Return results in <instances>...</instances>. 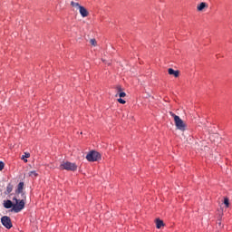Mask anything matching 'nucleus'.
I'll use <instances>...</instances> for the list:
<instances>
[{
  "mask_svg": "<svg viewBox=\"0 0 232 232\" xmlns=\"http://www.w3.org/2000/svg\"><path fill=\"white\" fill-rule=\"evenodd\" d=\"M13 202L10 199L5 200L4 208H5V209H11L12 208V211H14V213H21L26 204V202H24V199H19L18 197H14Z\"/></svg>",
  "mask_w": 232,
  "mask_h": 232,
  "instance_id": "f257e3e1",
  "label": "nucleus"
},
{
  "mask_svg": "<svg viewBox=\"0 0 232 232\" xmlns=\"http://www.w3.org/2000/svg\"><path fill=\"white\" fill-rule=\"evenodd\" d=\"M58 169L61 170L65 169L66 171H77V164L63 160Z\"/></svg>",
  "mask_w": 232,
  "mask_h": 232,
  "instance_id": "f03ea898",
  "label": "nucleus"
},
{
  "mask_svg": "<svg viewBox=\"0 0 232 232\" xmlns=\"http://www.w3.org/2000/svg\"><path fill=\"white\" fill-rule=\"evenodd\" d=\"M170 115L174 119V122L177 130H179L180 131H186V123H184V121H182V119H180L179 116H177L173 112H170Z\"/></svg>",
  "mask_w": 232,
  "mask_h": 232,
  "instance_id": "7ed1b4c3",
  "label": "nucleus"
},
{
  "mask_svg": "<svg viewBox=\"0 0 232 232\" xmlns=\"http://www.w3.org/2000/svg\"><path fill=\"white\" fill-rule=\"evenodd\" d=\"M86 160L89 162H97V160H101V153L92 150L86 155Z\"/></svg>",
  "mask_w": 232,
  "mask_h": 232,
  "instance_id": "20e7f679",
  "label": "nucleus"
},
{
  "mask_svg": "<svg viewBox=\"0 0 232 232\" xmlns=\"http://www.w3.org/2000/svg\"><path fill=\"white\" fill-rule=\"evenodd\" d=\"M24 188V183L20 182L17 186V189L15 190V195H21L22 200H24L26 202V194L23 191Z\"/></svg>",
  "mask_w": 232,
  "mask_h": 232,
  "instance_id": "39448f33",
  "label": "nucleus"
},
{
  "mask_svg": "<svg viewBox=\"0 0 232 232\" xmlns=\"http://www.w3.org/2000/svg\"><path fill=\"white\" fill-rule=\"evenodd\" d=\"M1 223L6 229H12V219L8 216H4L1 218Z\"/></svg>",
  "mask_w": 232,
  "mask_h": 232,
  "instance_id": "423d86ee",
  "label": "nucleus"
},
{
  "mask_svg": "<svg viewBox=\"0 0 232 232\" xmlns=\"http://www.w3.org/2000/svg\"><path fill=\"white\" fill-rule=\"evenodd\" d=\"M79 11L82 15V17H88L89 13L88 10L84 6H79Z\"/></svg>",
  "mask_w": 232,
  "mask_h": 232,
  "instance_id": "0eeeda50",
  "label": "nucleus"
},
{
  "mask_svg": "<svg viewBox=\"0 0 232 232\" xmlns=\"http://www.w3.org/2000/svg\"><path fill=\"white\" fill-rule=\"evenodd\" d=\"M204 8H208V4H206V2H201V3L197 6L198 12H202V10H204Z\"/></svg>",
  "mask_w": 232,
  "mask_h": 232,
  "instance_id": "6e6552de",
  "label": "nucleus"
},
{
  "mask_svg": "<svg viewBox=\"0 0 232 232\" xmlns=\"http://www.w3.org/2000/svg\"><path fill=\"white\" fill-rule=\"evenodd\" d=\"M168 72H169V75H174L175 77H179V75L180 74L179 71H175L172 68H169Z\"/></svg>",
  "mask_w": 232,
  "mask_h": 232,
  "instance_id": "1a4fd4ad",
  "label": "nucleus"
},
{
  "mask_svg": "<svg viewBox=\"0 0 232 232\" xmlns=\"http://www.w3.org/2000/svg\"><path fill=\"white\" fill-rule=\"evenodd\" d=\"M28 175L31 179H37V177H39V174L35 170L29 171Z\"/></svg>",
  "mask_w": 232,
  "mask_h": 232,
  "instance_id": "9d476101",
  "label": "nucleus"
},
{
  "mask_svg": "<svg viewBox=\"0 0 232 232\" xmlns=\"http://www.w3.org/2000/svg\"><path fill=\"white\" fill-rule=\"evenodd\" d=\"M14 191V185L12 184H8L7 187H6V195H10V193Z\"/></svg>",
  "mask_w": 232,
  "mask_h": 232,
  "instance_id": "9b49d317",
  "label": "nucleus"
},
{
  "mask_svg": "<svg viewBox=\"0 0 232 232\" xmlns=\"http://www.w3.org/2000/svg\"><path fill=\"white\" fill-rule=\"evenodd\" d=\"M162 226H164V221H162L160 219H157L156 220V227L158 229H160V227H162Z\"/></svg>",
  "mask_w": 232,
  "mask_h": 232,
  "instance_id": "f8f14e48",
  "label": "nucleus"
},
{
  "mask_svg": "<svg viewBox=\"0 0 232 232\" xmlns=\"http://www.w3.org/2000/svg\"><path fill=\"white\" fill-rule=\"evenodd\" d=\"M71 6H72L73 8H78L79 9V6H82V5H79V3H77V2L72 1L71 2Z\"/></svg>",
  "mask_w": 232,
  "mask_h": 232,
  "instance_id": "ddd939ff",
  "label": "nucleus"
},
{
  "mask_svg": "<svg viewBox=\"0 0 232 232\" xmlns=\"http://www.w3.org/2000/svg\"><path fill=\"white\" fill-rule=\"evenodd\" d=\"M224 204H225L226 208H229V198H224Z\"/></svg>",
  "mask_w": 232,
  "mask_h": 232,
  "instance_id": "4468645a",
  "label": "nucleus"
},
{
  "mask_svg": "<svg viewBox=\"0 0 232 232\" xmlns=\"http://www.w3.org/2000/svg\"><path fill=\"white\" fill-rule=\"evenodd\" d=\"M90 44H92V46H95L97 44V41L95 39H91Z\"/></svg>",
  "mask_w": 232,
  "mask_h": 232,
  "instance_id": "2eb2a0df",
  "label": "nucleus"
},
{
  "mask_svg": "<svg viewBox=\"0 0 232 232\" xmlns=\"http://www.w3.org/2000/svg\"><path fill=\"white\" fill-rule=\"evenodd\" d=\"M125 96H126V92H119V97H120V99H122V98H124Z\"/></svg>",
  "mask_w": 232,
  "mask_h": 232,
  "instance_id": "dca6fc26",
  "label": "nucleus"
},
{
  "mask_svg": "<svg viewBox=\"0 0 232 232\" xmlns=\"http://www.w3.org/2000/svg\"><path fill=\"white\" fill-rule=\"evenodd\" d=\"M118 102H120V104H126V101H124L122 98L118 99Z\"/></svg>",
  "mask_w": 232,
  "mask_h": 232,
  "instance_id": "f3484780",
  "label": "nucleus"
},
{
  "mask_svg": "<svg viewBox=\"0 0 232 232\" xmlns=\"http://www.w3.org/2000/svg\"><path fill=\"white\" fill-rule=\"evenodd\" d=\"M3 169H5V163L0 161V171H3Z\"/></svg>",
  "mask_w": 232,
  "mask_h": 232,
  "instance_id": "a211bd4d",
  "label": "nucleus"
},
{
  "mask_svg": "<svg viewBox=\"0 0 232 232\" xmlns=\"http://www.w3.org/2000/svg\"><path fill=\"white\" fill-rule=\"evenodd\" d=\"M22 159H30V153L25 152Z\"/></svg>",
  "mask_w": 232,
  "mask_h": 232,
  "instance_id": "6ab92c4d",
  "label": "nucleus"
},
{
  "mask_svg": "<svg viewBox=\"0 0 232 232\" xmlns=\"http://www.w3.org/2000/svg\"><path fill=\"white\" fill-rule=\"evenodd\" d=\"M118 92L121 93L122 92V87L117 86Z\"/></svg>",
  "mask_w": 232,
  "mask_h": 232,
  "instance_id": "aec40b11",
  "label": "nucleus"
},
{
  "mask_svg": "<svg viewBox=\"0 0 232 232\" xmlns=\"http://www.w3.org/2000/svg\"><path fill=\"white\" fill-rule=\"evenodd\" d=\"M24 162H28V160L24 158Z\"/></svg>",
  "mask_w": 232,
  "mask_h": 232,
  "instance_id": "412c9836",
  "label": "nucleus"
}]
</instances>
